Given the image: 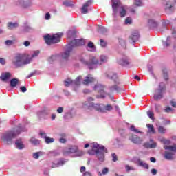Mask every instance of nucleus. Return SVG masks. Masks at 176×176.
<instances>
[{"label": "nucleus", "instance_id": "nucleus-1", "mask_svg": "<svg viewBox=\"0 0 176 176\" xmlns=\"http://www.w3.org/2000/svg\"><path fill=\"white\" fill-rule=\"evenodd\" d=\"M83 107L86 108L88 111H97V112H100L101 113H105L106 112H109L113 109V107L111 104H97V103H87L84 102Z\"/></svg>", "mask_w": 176, "mask_h": 176}, {"label": "nucleus", "instance_id": "nucleus-2", "mask_svg": "<svg viewBox=\"0 0 176 176\" xmlns=\"http://www.w3.org/2000/svg\"><path fill=\"white\" fill-rule=\"evenodd\" d=\"M107 153V148L104 146H100L97 143H94L92 149L88 151L89 155H97V157L100 162H104L105 159L104 154Z\"/></svg>", "mask_w": 176, "mask_h": 176}, {"label": "nucleus", "instance_id": "nucleus-3", "mask_svg": "<svg viewBox=\"0 0 176 176\" xmlns=\"http://www.w3.org/2000/svg\"><path fill=\"white\" fill-rule=\"evenodd\" d=\"M25 57L24 54H16L12 60V64L17 68H19V67H23V65L30 64V63H31V59L26 58L25 60Z\"/></svg>", "mask_w": 176, "mask_h": 176}, {"label": "nucleus", "instance_id": "nucleus-4", "mask_svg": "<svg viewBox=\"0 0 176 176\" xmlns=\"http://www.w3.org/2000/svg\"><path fill=\"white\" fill-rule=\"evenodd\" d=\"M21 131H23L21 128H19L17 130L8 131L3 135L2 140L4 142L9 144V142H12L13 138H16Z\"/></svg>", "mask_w": 176, "mask_h": 176}, {"label": "nucleus", "instance_id": "nucleus-5", "mask_svg": "<svg viewBox=\"0 0 176 176\" xmlns=\"http://www.w3.org/2000/svg\"><path fill=\"white\" fill-rule=\"evenodd\" d=\"M63 36V33L59 32L54 35L47 34L44 36V41L47 45H53L54 43H58L60 39Z\"/></svg>", "mask_w": 176, "mask_h": 176}, {"label": "nucleus", "instance_id": "nucleus-6", "mask_svg": "<svg viewBox=\"0 0 176 176\" xmlns=\"http://www.w3.org/2000/svg\"><path fill=\"white\" fill-rule=\"evenodd\" d=\"M80 61L85 65H87L89 69H94V67H96L97 64H99L98 59L96 58L94 56L90 58L89 62H87L84 58H81Z\"/></svg>", "mask_w": 176, "mask_h": 176}, {"label": "nucleus", "instance_id": "nucleus-7", "mask_svg": "<svg viewBox=\"0 0 176 176\" xmlns=\"http://www.w3.org/2000/svg\"><path fill=\"white\" fill-rule=\"evenodd\" d=\"M86 43V41L83 38L80 39H74L68 45L72 49L78 46H83Z\"/></svg>", "mask_w": 176, "mask_h": 176}, {"label": "nucleus", "instance_id": "nucleus-8", "mask_svg": "<svg viewBox=\"0 0 176 176\" xmlns=\"http://www.w3.org/2000/svg\"><path fill=\"white\" fill-rule=\"evenodd\" d=\"M140 38V34L138 33V30H134L132 32V34L129 36V42L130 43H135L138 38Z\"/></svg>", "mask_w": 176, "mask_h": 176}, {"label": "nucleus", "instance_id": "nucleus-9", "mask_svg": "<svg viewBox=\"0 0 176 176\" xmlns=\"http://www.w3.org/2000/svg\"><path fill=\"white\" fill-rule=\"evenodd\" d=\"M71 52H72V47H71L69 45H67V50L65 51L63 54H61V57L63 60H67L71 54Z\"/></svg>", "mask_w": 176, "mask_h": 176}, {"label": "nucleus", "instance_id": "nucleus-10", "mask_svg": "<svg viewBox=\"0 0 176 176\" xmlns=\"http://www.w3.org/2000/svg\"><path fill=\"white\" fill-rule=\"evenodd\" d=\"M144 146L147 149H153L157 146V143L155 142L153 140L151 139L150 142L144 143Z\"/></svg>", "mask_w": 176, "mask_h": 176}, {"label": "nucleus", "instance_id": "nucleus-11", "mask_svg": "<svg viewBox=\"0 0 176 176\" xmlns=\"http://www.w3.org/2000/svg\"><path fill=\"white\" fill-rule=\"evenodd\" d=\"M91 5V0H89L87 2H86L81 8V13L82 14H87L89 13V10H87V8Z\"/></svg>", "mask_w": 176, "mask_h": 176}, {"label": "nucleus", "instance_id": "nucleus-12", "mask_svg": "<svg viewBox=\"0 0 176 176\" xmlns=\"http://www.w3.org/2000/svg\"><path fill=\"white\" fill-rule=\"evenodd\" d=\"M107 76L109 79H113V80H114L115 83H119V78H118V75H116V74H114L112 72H109L107 74Z\"/></svg>", "mask_w": 176, "mask_h": 176}, {"label": "nucleus", "instance_id": "nucleus-13", "mask_svg": "<svg viewBox=\"0 0 176 176\" xmlns=\"http://www.w3.org/2000/svg\"><path fill=\"white\" fill-rule=\"evenodd\" d=\"M12 78V74L10 72H6L2 73L0 79L2 80V82H6V80H9Z\"/></svg>", "mask_w": 176, "mask_h": 176}, {"label": "nucleus", "instance_id": "nucleus-14", "mask_svg": "<svg viewBox=\"0 0 176 176\" xmlns=\"http://www.w3.org/2000/svg\"><path fill=\"white\" fill-rule=\"evenodd\" d=\"M163 90H166V87L160 88L158 90V94L154 95V99L155 101H159V100H162V98H163Z\"/></svg>", "mask_w": 176, "mask_h": 176}, {"label": "nucleus", "instance_id": "nucleus-15", "mask_svg": "<svg viewBox=\"0 0 176 176\" xmlns=\"http://www.w3.org/2000/svg\"><path fill=\"white\" fill-rule=\"evenodd\" d=\"M129 140L133 142V144H141L142 142V140L141 138L135 135H132L131 137L129 138Z\"/></svg>", "mask_w": 176, "mask_h": 176}, {"label": "nucleus", "instance_id": "nucleus-16", "mask_svg": "<svg viewBox=\"0 0 176 176\" xmlns=\"http://www.w3.org/2000/svg\"><path fill=\"white\" fill-rule=\"evenodd\" d=\"M94 80L95 79L94 78L93 76L91 74H88L83 80L82 83L83 85H87L89 83H92V82H94Z\"/></svg>", "mask_w": 176, "mask_h": 176}, {"label": "nucleus", "instance_id": "nucleus-17", "mask_svg": "<svg viewBox=\"0 0 176 176\" xmlns=\"http://www.w3.org/2000/svg\"><path fill=\"white\" fill-rule=\"evenodd\" d=\"M79 151L78 146H70L67 151H65V153H76Z\"/></svg>", "mask_w": 176, "mask_h": 176}, {"label": "nucleus", "instance_id": "nucleus-18", "mask_svg": "<svg viewBox=\"0 0 176 176\" xmlns=\"http://www.w3.org/2000/svg\"><path fill=\"white\" fill-rule=\"evenodd\" d=\"M119 8V3L112 1V9L113 12L114 17H116V14H118V8Z\"/></svg>", "mask_w": 176, "mask_h": 176}, {"label": "nucleus", "instance_id": "nucleus-19", "mask_svg": "<svg viewBox=\"0 0 176 176\" xmlns=\"http://www.w3.org/2000/svg\"><path fill=\"white\" fill-rule=\"evenodd\" d=\"M148 25L149 28H156L157 27V22L155 19H148Z\"/></svg>", "mask_w": 176, "mask_h": 176}, {"label": "nucleus", "instance_id": "nucleus-20", "mask_svg": "<svg viewBox=\"0 0 176 176\" xmlns=\"http://www.w3.org/2000/svg\"><path fill=\"white\" fill-rule=\"evenodd\" d=\"M120 65H129L130 61H129L127 58H122L118 60Z\"/></svg>", "mask_w": 176, "mask_h": 176}, {"label": "nucleus", "instance_id": "nucleus-21", "mask_svg": "<svg viewBox=\"0 0 176 176\" xmlns=\"http://www.w3.org/2000/svg\"><path fill=\"white\" fill-rule=\"evenodd\" d=\"M173 156H174V153L172 152L165 151L164 157L167 160H173Z\"/></svg>", "mask_w": 176, "mask_h": 176}, {"label": "nucleus", "instance_id": "nucleus-22", "mask_svg": "<svg viewBox=\"0 0 176 176\" xmlns=\"http://www.w3.org/2000/svg\"><path fill=\"white\" fill-rule=\"evenodd\" d=\"M15 145L18 149H24V144L21 140H17L15 142Z\"/></svg>", "mask_w": 176, "mask_h": 176}, {"label": "nucleus", "instance_id": "nucleus-23", "mask_svg": "<svg viewBox=\"0 0 176 176\" xmlns=\"http://www.w3.org/2000/svg\"><path fill=\"white\" fill-rule=\"evenodd\" d=\"M19 85V79L18 78H12L10 81V85L11 87H16Z\"/></svg>", "mask_w": 176, "mask_h": 176}, {"label": "nucleus", "instance_id": "nucleus-24", "mask_svg": "<svg viewBox=\"0 0 176 176\" xmlns=\"http://www.w3.org/2000/svg\"><path fill=\"white\" fill-rule=\"evenodd\" d=\"M94 90L98 91V93H104V87L101 85H95Z\"/></svg>", "mask_w": 176, "mask_h": 176}, {"label": "nucleus", "instance_id": "nucleus-25", "mask_svg": "<svg viewBox=\"0 0 176 176\" xmlns=\"http://www.w3.org/2000/svg\"><path fill=\"white\" fill-rule=\"evenodd\" d=\"M138 162L140 167H143V168H145L146 170H148V168H149V165L144 162L142 160H138Z\"/></svg>", "mask_w": 176, "mask_h": 176}, {"label": "nucleus", "instance_id": "nucleus-26", "mask_svg": "<svg viewBox=\"0 0 176 176\" xmlns=\"http://www.w3.org/2000/svg\"><path fill=\"white\" fill-rule=\"evenodd\" d=\"M164 148L166 151H170L171 152H176V144L173 146H164Z\"/></svg>", "mask_w": 176, "mask_h": 176}, {"label": "nucleus", "instance_id": "nucleus-27", "mask_svg": "<svg viewBox=\"0 0 176 176\" xmlns=\"http://www.w3.org/2000/svg\"><path fill=\"white\" fill-rule=\"evenodd\" d=\"M17 27H19V23H12V22H9L8 23V30H13V28H17Z\"/></svg>", "mask_w": 176, "mask_h": 176}, {"label": "nucleus", "instance_id": "nucleus-28", "mask_svg": "<svg viewBox=\"0 0 176 176\" xmlns=\"http://www.w3.org/2000/svg\"><path fill=\"white\" fill-rule=\"evenodd\" d=\"M81 80H82V76H79L74 80H73V85H74V86H79V85H80Z\"/></svg>", "mask_w": 176, "mask_h": 176}, {"label": "nucleus", "instance_id": "nucleus-29", "mask_svg": "<svg viewBox=\"0 0 176 176\" xmlns=\"http://www.w3.org/2000/svg\"><path fill=\"white\" fill-rule=\"evenodd\" d=\"M74 3L71 0H66L63 1L64 6H67V8L72 7Z\"/></svg>", "mask_w": 176, "mask_h": 176}, {"label": "nucleus", "instance_id": "nucleus-30", "mask_svg": "<svg viewBox=\"0 0 176 176\" xmlns=\"http://www.w3.org/2000/svg\"><path fill=\"white\" fill-rule=\"evenodd\" d=\"M108 173H109V169L108 168H104L102 170V173L98 172V175H99V176L107 175V174H108Z\"/></svg>", "mask_w": 176, "mask_h": 176}, {"label": "nucleus", "instance_id": "nucleus-31", "mask_svg": "<svg viewBox=\"0 0 176 176\" xmlns=\"http://www.w3.org/2000/svg\"><path fill=\"white\" fill-rule=\"evenodd\" d=\"M120 9L121 10H120V17H124L127 14V11H126V9H124V7L123 6H122Z\"/></svg>", "mask_w": 176, "mask_h": 176}, {"label": "nucleus", "instance_id": "nucleus-32", "mask_svg": "<svg viewBox=\"0 0 176 176\" xmlns=\"http://www.w3.org/2000/svg\"><path fill=\"white\" fill-rule=\"evenodd\" d=\"M71 85H74V80H72L71 78H67L65 80V86L66 87H69V86H71Z\"/></svg>", "mask_w": 176, "mask_h": 176}, {"label": "nucleus", "instance_id": "nucleus-33", "mask_svg": "<svg viewBox=\"0 0 176 176\" xmlns=\"http://www.w3.org/2000/svg\"><path fill=\"white\" fill-rule=\"evenodd\" d=\"M146 127L148 129V132L152 133L153 134H155L156 131H155V128L153 127V125L147 124Z\"/></svg>", "mask_w": 176, "mask_h": 176}, {"label": "nucleus", "instance_id": "nucleus-34", "mask_svg": "<svg viewBox=\"0 0 176 176\" xmlns=\"http://www.w3.org/2000/svg\"><path fill=\"white\" fill-rule=\"evenodd\" d=\"M44 140L46 144H52L54 141V138H50L49 136H45Z\"/></svg>", "mask_w": 176, "mask_h": 176}, {"label": "nucleus", "instance_id": "nucleus-35", "mask_svg": "<svg viewBox=\"0 0 176 176\" xmlns=\"http://www.w3.org/2000/svg\"><path fill=\"white\" fill-rule=\"evenodd\" d=\"M30 142L33 145H39V144H41V141H39V140L35 139V138H32L30 139Z\"/></svg>", "mask_w": 176, "mask_h": 176}, {"label": "nucleus", "instance_id": "nucleus-36", "mask_svg": "<svg viewBox=\"0 0 176 176\" xmlns=\"http://www.w3.org/2000/svg\"><path fill=\"white\" fill-rule=\"evenodd\" d=\"M15 42H16V40H6L5 41V44L7 46H12V45H14Z\"/></svg>", "mask_w": 176, "mask_h": 176}, {"label": "nucleus", "instance_id": "nucleus-37", "mask_svg": "<svg viewBox=\"0 0 176 176\" xmlns=\"http://www.w3.org/2000/svg\"><path fill=\"white\" fill-rule=\"evenodd\" d=\"M163 75H164V79H165V80H168V73L167 72V69H164L163 71Z\"/></svg>", "mask_w": 176, "mask_h": 176}, {"label": "nucleus", "instance_id": "nucleus-38", "mask_svg": "<svg viewBox=\"0 0 176 176\" xmlns=\"http://www.w3.org/2000/svg\"><path fill=\"white\" fill-rule=\"evenodd\" d=\"M158 133H160V134H164L166 133V128L164 126H160L158 127Z\"/></svg>", "mask_w": 176, "mask_h": 176}, {"label": "nucleus", "instance_id": "nucleus-39", "mask_svg": "<svg viewBox=\"0 0 176 176\" xmlns=\"http://www.w3.org/2000/svg\"><path fill=\"white\" fill-rule=\"evenodd\" d=\"M147 116H148V118L150 119H151V120H155V117L153 116V112L149 111H147Z\"/></svg>", "mask_w": 176, "mask_h": 176}, {"label": "nucleus", "instance_id": "nucleus-40", "mask_svg": "<svg viewBox=\"0 0 176 176\" xmlns=\"http://www.w3.org/2000/svg\"><path fill=\"white\" fill-rule=\"evenodd\" d=\"M110 90L111 91H119V90H120V89L119 88V87L118 85H114L113 87H110Z\"/></svg>", "mask_w": 176, "mask_h": 176}, {"label": "nucleus", "instance_id": "nucleus-41", "mask_svg": "<svg viewBox=\"0 0 176 176\" xmlns=\"http://www.w3.org/2000/svg\"><path fill=\"white\" fill-rule=\"evenodd\" d=\"M161 142H162L164 145H170L171 142L167 139H162Z\"/></svg>", "mask_w": 176, "mask_h": 176}, {"label": "nucleus", "instance_id": "nucleus-42", "mask_svg": "<svg viewBox=\"0 0 176 176\" xmlns=\"http://www.w3.org/2000/svg\"><path fill=\"white\" fill-rule=\"evenodd\" d=\"M57 164L58 167H60V166H64V164H65V160H64V159H60L58 162Z\"/></svg>", "mask_w": 176, "mask_h": 176}, {"label": "nucleus", "instance_id": "nucleus-43", "mask_svg": "<svg viewBox=\"0 0 176 176\" xmlns=\"http://www.w3.org/2000/svg\"><path fill=\"white\" fill-rule=\"evenodd\" d=\"M130 129L131 130V131H134V133H141V131L135 129V126H134V125L131 126Z\"/></svg>", "mask_w": 176, "mask_h": 176}, {"label": "nucleus", "instance_id": "nucleus-44", "mask_svg": "<svg viewBox=\"0 0 176 176\" xmlns=\"http://www.w3.org/2000/svg\"><path fill=\"white\" fill-rule=\"evenodd\" d=\"M108 58L105 56H100V61L101 63H107Z\"/></svg>", "mask_w": 176, "mask_h": 176}, {"label": "nucleus", "instance_id": "nucleus-45", "mask_svg": "<svg viewBox=\"0 0 176 176\" xmlns=\"http://www.w3.org/2000/svg\"><path fill=\"white\" fill-rule=\"evenodd\" d=\"M164 112H166V113H170V112H173V108L168 106L164 109Z\"/></svg>", "mask_w": 176, "mask_h": 176}, {"label": "nucleus", "instance_id": "nucleus-46", "mask_svg": "<svg viewBox=\"0 0 176 176\" xmlns=\"http://www.w3.org/2000/svg\"><path fill=\"white\" fill-rule=\"evenodd\" d=\"M99 32H100V34H105V32H107V28H105L104 27L100 28L99 30Z\"/></svg>", "mask_w": 176, "mask_h": 176}, {"label": "nucleus", "instance_id": "nucleus-47", "mask_svg": "<svg viewBox=\"0 0 176 176\" xmlns=\"http://www.w3.org/2000/svg\"><path fill=\"white\" fill-rule=\"evenodd\" d=\"M134 5H135V6H141V5H142V2L141 0H135Z\"/></svg>", "mask_w": 176, "mask_h": 176}, {"label": "nucleus", "instance_id": "nucleus-48", "mask_svg": "<svg viewBox=\"0 0 176 176\" xmlns=\"http://www.w3.org/2000/svg\"><path fill=\"white\" fill-rule=\"evenodd\" d=\"M93 101H94V98L89 97L87 99V101L84 102H87V104H91V102Z\"/></svg>", "mask_w": 176, "mask_h": 176}, {"label": "nucleus", "instance_id": "nucleus-49", "mask_svg": "<svg viewBox=\"0 0 176 176\" xmlns=\"http://www.w3.org/2000/svg\"><path fill=\"white\" fill-rule=\"evenodd\" d=\"M41 154V152H36L33 153V157L34 159H39V155Z\"/></svg>", "mask_w": 176, "mask_h": 176}, {"label": "nucleus", "instance_id": "nucleus-50", "mask_svg": "<svg viewBox=\"0 0 176 176\" xmlns=\"http://www.w3.org/2000/svg\"><path fill=\"white\" fill-rule=\"evenodd\" d=\"M100 45L102 46V47H105V46H107V42H105L104 40L100 39Z\"/></svg>", "mask_w": 176, "mask_h": 176}, {"label": "nucleus", "instance_id": "nucleus-51", "mask_svg": "<svg viewBox=\"0 0 176 176\" xmlns=\"http://www.w3.org/2000/svg\"><path fill=\"white\" fill-rule=\"evenodd\" d=\"M88 47H89L90 49H94V43H93V42L90 41L88 43L87 45Z\"/></svg>", "mask_w": 176, "mask_h": 176}, {"label": "nucleus", "instance_id": "nucleus-52", "mask_svg": "<svg viewBox=\"0 0 176 176\" xmlns=\"http://www.w3.org/2000/svg\"><path fill=\"white\" fill-rule=\"evenodd\" d=\"M173 9V6H170V3H166V6L165 8L166 10H171Z\"/></svg>", "mask_w": 176, "mask_h": 176}, {"label": "nucleus", "instance_id": "nucleus-53", "mask_svg": "<svg viewBox=\"0 0 176 176\" xmlns=\"http://www.w3.org/2000/svg\"><path fill=\"white\" fill-rule=\"evenodd\" d=\"M126 170L129 173V171H131V170H134V168L129 165H126Z\"/></svg>", "mask_w": 176, "mask_h": 176}, {"label": "nucleus", "instance_id": "nucleus-54", "mask_svg": "<svg viewBox=\"0 0 176 176\" xmlns=\"http://www.w3.org/2000/svg\"><path fill=\"white\" fill-rule=\"evenodd\" d=\"M155 111L157 112V113H160V105L155 104Z\"/></svg>", "mask_w": 176, "mask_h": 176}, {"label": "nucleus", "instance_id": "nucleus-55", "mask_svg": "<svg viewBox=\"0 0 176 176\" xmlns=\"http://www.w3.org/2000/svg\"><path fill=\"white\" fill-rule=\"evenodd\" d=\"M125 24H131V18L127 17L125 19Z\"/></svg>", "mask_w": 176, "mask_h": 176}, {"label": "nucleus", "instance_id": "nucleus-56", "mask_svg": "<svg viewBox=\"0 0 176 176\" xmlns=\"http://www.w3.org/2000/svg\"><path fill=\"white\" fill-rule=\"evenodd\" d=\"M112 157H113V162H118V155H116V154L113 153Z\"/></svg>", "mask_w": 176, "mask_h": 176}, {"label": "nucleus", "instance_id": "nucleus-57", "mask_svg": "<svg viewBox=\"0 0 176 176\" xmlns=\"http://www.w3.org/2000/svg\"><path fill=\"white\" fill-rule=\"evenodd\" d=\"M0 64H2V65H5L6 64V60H5V58H0Z\"/></svg>", "mask_w": 176, "mask_h": 176}, {"label": "nucleus", "instance_id": "nucleus-58", "mask_svg": "<svg viewBox=\"0 0 176 176\" xmlns=\"http://www.w3.org/2000/svg\"><path fill=\"white\" fill-rule=\"evenodd\" d=\"M63 111H64V108L63 107H58L57 109L58 113H63Z\"/></svg>", "mask_w": 176, "mask_h": 176}, {"label": "nucleus", "instance_id": "nucleus-59", "mask_svg": "<svg viewBox=\"0 0 176 176\" xmlns=\"http://www.w3.org/2000/svg\"><path fill=\"white\" fill-rule=\"evenodd\" d=\"M151 173L153 175H156L157 174V170L155 168L151 169Z\"/></svg>", "mask_w": 176, "mask_h": 176}, {"label": "nucleus", "instance_id": "nucleus-60", "mask_svg": "<svg viewBox=\"0 0 176 176\" xmlns=\"http://www.w3.org/2000/svg\"><path fill=\"white\" fill-rule=\"evenodd\" d=\"M23 45H24V46L28 47L31 45V43H30V41H26L23 43Z\"/></svg>", "mask_w": 176, "mask_h": 176}, {"label": "nucleus", "instance_id": "nucleus-61", "mask_svg": "<svg viewBox=\"0 0 176 176\" xmlns=\"http://www.w3.org/2000/svg\"><path fill=\"white\" fill-rule=\"evenodd\" d=\"M20 89L21 90L22 93H25L27 91V88L25 87H21Z\"/></svg>", "mask_w": 176, "mask_h": 176}, {"label": "nucleus", "instance_id": "nucleus-62", "mask_svg": "<svg viewBox=\"0 0 176 176\" xmlns=\"http://www.w3.org/2000/svg\"><path fill=\"white\" fill-rule=\"evenodd\" d=\"M83 176H91V173L87 171L83 173Z\"/></svg>", "mask_w": 176, "mask_h": 176}, {"label": "nucleus", "instance_id": "nucleus-63", "mask_svg": "<svg viewBox=\"0 0 176 176\" xmlns=\"http://www.w3.org/2000/svg\"><path fill=\"white\" fill-rule=\"evenodd\" d=\"M172 34L173 35L174 38H176V30H175V29H172Z\"/></svg>", "mask_w": 176, "mask_h": 176}, {"label": "nucleus", "instance_id": "nucleus-64", "mask_svg": "<svg viewBox=\"0 0 176 176\" xmlns=\"http://www.w3.org/2000/svg\"><path fill=\"white\" fill-rule=\"evenodd\" d=\"M170 105H172L174 108H176V102L170 101Z\"/></svg>", "mask_w": 176, "mask_h": 176}]
</instances>
